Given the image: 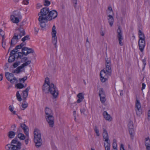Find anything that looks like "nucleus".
Instances as JSON below:
<instances>
[{
  "instance_id": "nucleus-1",
  "label": "nucleus",
  "mask_w": 150,
  "mask_h": 150,
  "mask_svg": "<svg viewBox=\"0 0 150 150\" xmlns=\"http://www.w3.org/2000/svg\"><path fill=\"white\" fill-rule=\"evenodd\" d=\"M50 83L49 78H46L42 87V91L45 93H48L50 92L53 96V98H56L58 94V91L53 83H52L50 84Z\"/></svg>"
},
{
  "instance_id": "nucleus-2",
  "label": "nucleus",
  "mask_w": 150,
  "mask_h": 150,
  "mask_svg": "<svg viewBox=\"0 0 150 150\" xmlns=\"http://www.w3.org/2000/svg\"><path fill=\"white\" fill-rule=\"evenodd\" d=\"M49 9L48 8L44 7L42 8L40 11V12L38 14V15L40 16L38 18V21H45L46 22H47L48 21H51L52 18H50L48 16V15H47L48 12H49Z\"/></svg>"
},
{
  "instance_id": "nucleus-3",
  "label": "nucleus",
  "mask_w": 150,
  "mask_h": 150,
  "mask_svg": "<svg viewBox=\"0 0 150 150\" xmlns=\"http://www.w3.org/2000/svg\"><path fill=\"white\" fill-rule=\"evenodd\" d=\"M34 135V142L35 143V146L38 148L41 146L42 143V140L41 138V134L38 129H35Z\"/></svg>"
},
{
  "instance_id": "nucleus-4",
  "label": "nucleus",
  "mask_w": 150,
  "mask_h": 150,
  "mask_svg": "<svg viewBox=\"0 0 150 150\" xmlns=\"http://www.w3.org/2000/svg\"><path fill=\"white\" fill-rule=\"evenodd\" d=\"M51 113L52 110L49 108L46 107L45 109V118L49 126L52 127L54 125V117L51 114Z\"/></svg>"
},
{
  "instance_id": "nucleus-5",
  "label": "nucleus",
  "mask_w": 150,
  "mask_h": 150,
  "mask_svg": "<svg viewBox=\"0 0 150 150\" xmlns=\"http://www.w3.org/2000/svg\"><path fill=\"white\" fill-rule=\"evenodd\" d=\"M103 137L105 140L104 141L106 142L107 145H106V144L104 143V146L105 150H110V141L109 139V136L106 129L103 128Z\"/></svg>"
},
{
  "instance_id": "nucleus-6",
  "label": "nucleus",
  "mask_w": 150,
  "mask_h": 150,
  "mask_svg": "<svg viewBox=\"0 0 150 150\" xmlns=\"http://www.w3.org/2000/svg\"><path fill=\"white\" fill-rule=\"evenodd\" d=\"M21 51L22 52H17L16 54H18V55L19 54H21L27 56L29 54L33 53L34 52V51L32 48H29L26 47H22Z\"/></svg>"
},
{
  "instance_id": "nucleus-7",
  "label": "nucleus",
  "mask_w": 150,
  "mask_h": 150,
  "mask_svg": "<svg viewBox=\"0 0 150 150\" xmlns=\"http://www.w3.org/2000/svg\"><path fill=\"white\" fill-rule=\"evenodd\" d=\"M107 70H105L104 69L101 71L100 72V80L102 82H104L107 80L108 76H110L108 74Z\"/></svg>"
},
{
  "instance_id": "nucleus-8",
  "label": "nucleus",
  "mask_w": 150,
  "mask_h": 150,
  "mask_svg": "<svg viewBox=\"0 0 150 150\" xmlns=\"http://www.w3.org/2000/svg\"><path fill=\"white\" fill-rule=\"evenodd\" d=\"M117 32V38L119 42V44L120 46H122L123 44L122 41L123 40V38L122 36V29L120 26L118 27Z\"/></svg>"
},
{
  "instance_id": "nucleus-9",
  "label": "nucleus",
  "mask_w": 150,
  "mask_h": 150,
  "mask_svg": "<svg viewBox=\"0 0 150 150\" xmlns=\"http://www.w3.org/2000/svg\"><path fill=\"white\" fill-rule=\"evenodd\" d=\"M56 27L54 25L52 28V42L54 45L55 48L57 47V38L56 36L57 31L55 30Z\"/></svg>"
},
{
  "instance_id": "nucleus-10",
  "label": "nucleus",
  "mask_w": 150,
  "mask_h": 150,
  "mask_svg": "<svg viewBox=\"0 0 150 150\" xmlns=\"http://www.w3.org/2000/svg\"><path fill=\"white\" fill-rule=\"evenodd\" d=\"M21 145L20 142H18L16 145L9 144L6 145L8 148L7 150H19L21 148Z\"/></svg>"
},
{
  "instance_id": "nucleus-11",
  "label": "nucleus",
  "mask_w": 150,
  "mask_h": 150,
  "mask_svg": "<svg viewBox=\"0 0 150 150\" xmlns=\"http://www.w3.org/2000/svg\"><path fill=\"white\" fill-rule=\"evenodd\" d=\"M135 107L136 108V109L135 110L136 114L138 116H140L142 113V110L140 109L141 105L139 100L137 99V96L136 97Z\"/></svg>"
},
{
  "instance_id": "nucleus-12",
  "label": "nucleus",
  "mask_w": 150,
  "mask_h": 150,
  "mask_svg": "<svg viewBox=\"0 0 150 150\" xmlns=\"http://www.w3.org/2000/svg\"><path fill=\"white\" fill-rule=\"evenodd\" d=\"M106 69L105 70H107L108 71V74L109 75L111 74V63L110 60V59H105V63Z\"/></svg>"
},
{
  "instance_id": "nucleus-13",
  "label": "nucleus",
  "mask_w": 150,
  "mask_h": 150,
  "mask_svg": "<svg viewBox=\"0 0 150 150\" xmlns=\"http://www.w3.org/2000/svg\"><path fill=\"white\" fill-rule=\"evenodd\" d=\"M138 44L139 50L141 52H143L145 45V39H143L141 38L140 39H139Z\"/></svg>"
},
{
  "instance_id": "nucleus-14",
  "label": "nucleus",
  "mask_w": 150,
  "mask_h": 150,
  "mask_svg": "<svg viewBox=\"0 0 150 150\" xmlns=\"http://www.w3.org/2000/svg\"><path fill=\"white\" fill-rule=\"evenodd\" d=\"M48 16L50 18L54 19L57 16V12L55 10H53L50 11H49L48 13Z\"/></svg>"
},
{
  "instance_id": "nucleus-15",
  "label": "nucleus",
  "mask_w": 150,
  "mask_h": 150,
  "mask_svg": "<svg viewBox=\"0 0 150 150\" xmlns=\"http://www.w3.org/2000/svg\"><path fill=\"white\" fill-rule=\"evenodd\" d=\"M20 127L23 129L24 133L26 136H28L29 128L25 124H20Z\"/></svg>"
},
{
  "instance_id": "nucleus-16",
  "label": "nucleus",
  "mask_w": 150,
  "mask_h": 150,
  "mask_svg": "<svg viewBox=\"0 0 150 150\" xmlns=\"http://www.w3.org/2000/svg\"><path fill=\"white\" fill-rule=\"evenodd\" d=\"M19 36L18 35V34L17 33H14L13 36L11 40V47H12L14 46L16 44V43H15L13 42L14 40H18L20 39L19 37L18 38Z\"/></svg>"
},
{
  "instance_id": "nucleus-17",
  "label": "nucleus",
  "mask_w": 150,
  "mask_h": 150,
  "mask_svg": "<svg viewBox=\"0 0 150 150\" xmlns=\"http://www.w3.org/2000/svg\"><path fill=\"white\" fill-rule=\"evenodd\" d=\"M23 25V24L21 25L20 27L17 29V30L20 32V33L19 34H18L20 39L21 38L22 36L25 35V33L24 29L23 28H22L21 27V26Z\"/></svg>"
},
{
  "instance_id": "nucleus-18",
  "label": "nucleus",
  "mask_w": 150,
  "mask_h": 150,
  "mask_svg": "<svg viewBox=\"0 0 150 150\" xmlns=\"http://www.w3.org/2000/svg\"><path fill=\"white\" fill-rule=\"evenodd\" d=\"M12 51L10 53V56L9 57L8 62L9 63H12L15 61L16 59L15 54H13L12 53Z\"/></svg>"
},
{
  "instance_id": "nucleus-19",
  "label": "nucleus",
  "mask_w": 150,
  "mask_h": 150,
  "mask_svg": "<svg viewBox=\"0 0 150 150\" xmlns=\"http://www.w3.org/2000/svg\"><path fill=\"white\" fill-rule=\"evenodd\" d=\"M145 144L146 147V150H150V139L149 137L145 139Z\"/></svg>"
},
{
  "instance_id": "nucleus-20",
  "label": "nucleus",
  "mask_w": 150,
  "mask_h": 150,
  "mask_svg": "<svg viewBox=\"0 0 150 150\" xmlns=\"http://www.w3.org/2000/svg\"><path fill=\"white\" fill-rule=\"evenodd\" d=\"M77 96L78 98V99L77 100L76 102L78 103L81 102L84 99L83 94L82 93H79L77 95Z\"/></svg>"
},
{
  "instance_id": "nucleus-21",
  "label": "nucleus",
  "mask_w": 150,
  "mask_h": 150,
  "mask_svg": "<svg viewBox=\"0 0 150 150\" xmlns=\"http://www.w3.org/2000/svg\"><path fill=\"white\" fill-rule=\"evenodd\" d=\"M103 115L104 117L106 120L110 121L111 120L112 118L110 115L106 111H104L103 113Z\"/></svg>"
},
{
  "instance_id": "nucleus-22",
  "label": "nucleus",
  "mask_w": 150,
  "mask_h": 150,
  "mask_svg": "<svg viewBox=\"0 0 150 150\" xmlns=\"http://www.w3.org/2000/svg\"><path fill=\"white\" fill-rule=\"evenodd\" d=\"M109 18L108 19V22L110 26L112 27L114 23V18L111 15H109L108 16Z\"/></svg>"
},
{
  "instance_id": "nucleus-23",
  "label": "nucleus",
  "mask_w": 150,
  "mask_h": 150,
  "mask_svg": "<svg viewBox=\"0 0 150 150\" xmlns=\"http://www.w3.org/2000/svg\"><path fill=\"white\" fill-rule=\"evenodd\" d=\"M10 18L12 21L13 23H17L19 22V18L15 17V16L13 15H11Z\"/></svg>"
},
{
  "instance_id": "nucleus-24",
  "label": "nucleus",
  "mask_w": 150,
  "mask_h": 150,
  "mask_svg": "<svg viewBox=\"0 0 150 150\" xmlns=\"http://www.w3.org/2000/svg\"><path fill=\"white\" fill-rule=\"evenodd\" d=\"M23 69L21 65L20 66L18 67L15 70H13L12 71V73H16L17 74H19L20 72H22V71L21 70V69Z\"/></svg>"
},
{
  "instance_id": "nucleus-25",
  "label": "nucleus",
  "mask_w": 150,
  "mask_h": 150,
  "mask_svg": "<svg viewBox=\"0 0 150 150\" xmlns=\"http://www.w3.org/2000/svg\"><path fill=\"white\" fill-rule=\"evenodd\" d=\"M9 74L10 73L8 72H6L5 74V77L7 79L8 81H10L11 83H14V82L12 81V80H11V78Z\"/></svg>"
},
{
  "instance_id": "nucleus-26",
  "label": "nucleus",
  "mask_w": 150,
  "mask_h": 150,
  "mask_svg": "<svg viewBox=\"0 0 150 150\" xmlns=\"http://www.w3.org/2000/svg\"><path fill=\"white\" fill-rule=\"evenodd\" d=\"M16 134V133L13 131H10L8 132V136L10 139L13 138Z\"/></svg>"
},
{
  "instance_id": "nucleus-27",
  "label": "nucleus",
  "mask_w": 150,
  "mask_h": 150,
  "mask_svg": "<svg viewBox=\"0 0 150 150\" xmlns=\"http://www.w3.org/2000/svg\"><path fill=\"white\" fill-rule=\"evenodd\" d=\"M18 137L21 140H24L25 139V135L22 133H18Z\"/></svg>"
},
{
  "instance_id": "nucleus-28",
  "label": "nucleus",
  "mask_w": 150,
  "mask_h": 150,
  "mask_svg": "<svg viewBox=\"0 0 150 150\" xmlns=\"http://www.w3.org/2000/svg\"><path fill=\"white\" fill-rule=\"evenodd\" d=\"M99 96H105V93L103 90V89L102 88L99 89Z\"/></svg>"
},
{
  "instance_id": "nucleus-29",
  "label": "nucleus",
  "mask_w": 150,
  "mask_h": 150,
  "mask_svg": "<svg viewBox=\"0 0 150 150\" xmlns=\"http://www.w3.org/2000/svg\"><path fill=\"white\" fill-rule=\"evenodd\" d=\"M16 96L17 100L19 102H21L22 100V98H21V95L19 93V91H17V92Z\"/></svg>"
},
{
  "instance_id": "nucleus-30",
  "label": "nucleus",
  "mask_w": 150,
  "mask_h": 150,
  "mask_svg": "<svg viewBox=\"0 0 150 150\" xmlns=\"http://www.w3.org/2000/svg\"><path fill=\"white\" fill-rule=\"evenodd\" d=\"M16 86L17 88L18 89H22L23 88L25 87L24 85L22 83H18L16 85Z\"/></svg>"
},
{
  "instance_id": "nucleus-31",
  "label": "nucleus",
  "mask_w": 150,
  "mask_h": 150,
  "mask_svg": "<svg viewBox=\"0 0 150 150\" xmlns=\"http://www.w3.org/2000/svg\"><path fill=\"white\" fill-rule=\"evenodd\" d=\"M138 34L139 39H140L141 38L143 39H145L144 34L140 30H139Z\"/></svg>"
},
{
  "instance_id": "nucleus-32",
  "label": "nucleus",
  "mask_w": 150,
  "mask_h": 150,
  "mask_svg": "<svg viewBox=\"0 0 150 150\" xmlns=\"http://www.w3.org/2000/svg\"><path fill=\"white\" fill-rule=\"evenodd\" d=\"M31 63V61L30 60H28L27 61H26L24 63L22 64H21V65L22 67V68H24V67H25L27 65H28L30 64Z\"/></svg>"
},
{
  "instance_id": "nucleus-33",
  "label": "nucleus",
  "mask_w": 150,
  "mask_h": 150,
  "mask_svg": "<svg viewBox=\"0 0 150 150\" xmlns=\"http://www.w3.org/2000/svg\"><path fill=\"white\" fill-rule=\"evenodd\" d=\"M40 23V25L41 27L42 28H44L46 26V22L44 21H39Z\"/></svg>"
},
{
  "instance_id": "nucleus-34",
  "label": "nucleus",
  "mask_w": 150,
  "mask_h": 150,
  "mask_svg": "<svg viewBox=\"0 0 150 150\" xmlns=\"http://www.w3.org/2000/svg\"><path fill=\"white\" fill-rule=\"evenodd\" d=\"M30 39L29 35H27L22 39L21 41L23 42H24L26 40H29Z\"/></svg>"
},
{
  "instance_id": "nucleus-35",
  "label": "nucleus",
  "mask_w": 150,
  "mask_h": 150,
  "mask_svg": "<svg viewBox=\"0 0 150 150\" xmlns=\"http://www.w3.org/2000/svg\"><path fill=\"white\" fill-rule=\"evenodd\" d=\"M128 127L129 129L133 128V122L132 121L130 120L128 124Z\"/></svg>"
},
{
  "instance_id": "nucleus-36",
  "label": "nucleus",
  "mask_w": 150,
  "mask_h": 150,
  "mask_svg": "<svg viewBox=\"0 0 150 150\" xmlns=\"http://www.w3.org/2000/svg\"><path fill=\"white\" fill-rule=\"evenodd\" d=\"M21 62L20 61H16L13 64L14 68H16L20 64Z\"/></svg>"
},
{
  "instance_id": "nucleus-37",
  "label": "nucleus",
  "mask_w": 150,
  "mask_h": 150,
  "mask_svg": "<svg viewBox=\"0 0 150 150\" xmlns=\"http://www.w3.org/2000/svg\"><path fill=\"white\" fill-rule=\"evenodd\" d=\"M94 131L96 134V135L97 136H100V134L99 133V131L98 129V127L97 126H95L94 129Z\"/></svg>"
},
{
  "instance_id": "nucleus-38",
  "label": "nucleus",
  "mask_w": 150,
  "mask_h": 150,
  "mask_svg": "<svg viewBox=\"0 0 150 150\" xmlns=\"http://www.w3.org/2000/svg\"><path fill=\"white\" fill-rule=\"evenodd\" d=\"M129 132L131 137L132 138L133 136V133L134 132L133 128L129 129Z\"/></svg>"
},
{
  "instance_id": "nucleus-39",
  "label": "nucleus",
  "mask_w": 150,
  "mask_h": 150,
  "mask_svg": "<svg viewBox=\"0 0 150 150\" xmlns=\"http://www.w3.org/2000/svg\"><path fill=\"white\" fill-rule=\"evenodd\" d=\"M13 15L15 16V17L19 18L20 19H21L22 18V16L20 12H18L17 13H15L14 15Z\"/></svg>"
},
{
  "instance_id": "nucleus-40",
  "label": "nucleus",
  "mask_w": 150,
  "mask_h": 150,
  "mask_svg": "<svg viewBox=\"0 0 150 150\" xmlns=\"http://www.w3.org/2000/svg\"><path fill=\"white\" fill-rule=\"evenodd\" d=\"M27 76H25L23 78H20L19 79V81L20 82H23L24 83L27 79Z\"/></svg>"
},
{
  "instance_id": "nucleus-41",
  "label": "nucleus",
  "mask_w": 150,
  "mask_h": 150,
  "mask_svg": "<svg viewBox=\"0 0 150 150\" xmlns=\"http://www.w3.org/2000/svg\"><path fill=\"white\" fill-rule=\"evenodd\" d=\"M28 103H22L21 105V106L23 108L22 110H23L25 108L27 107L28 106Z\"/></svg>"
},
{
  "instance_id": "nucleus-42",
  "label": "nucleus",
  "mask_w": 150,
  "mask_h": 150,
  "mask_svg": "<svg viewBox=\"0 0 150 150\" xmlns=\"http://www.w3.org/2000/svg\"><path fill=\"white\" fill-rule=\"evenodd\" d=\"M100 97V100L101 102L103 103H104L105 101V96H99Z\"/></svg>"
},
{
  "instance_id": "nucleus-43",
  "label": "nucleus",
  "mask_w": 150,
  "mask_h": 150,
  "mask_svg": "<svg viewBox=\"0 0 150 150\" xmlns=\"http://www.w3.org/2000/svg\"><path fill=\"white\" fill-rule=\"evenodd\" d=\"M115 139L113 140V142L112 144L113 148L115 149V150H117V144L115 142H114Z\"/></svg>"
},
{
  "instance_id": "nucleus-44",
  "label": "nucleus",
  "mask_w": 150,
  "mask_h": 150,
  "mask_svg": "<svg viewBox=\"0 0 150 150\" xmlns=\"http://www.w3.org/2000/svg\"><path fill=\"white\" fill-rule=\"evenodd\" d=\"M50 4V1L48 0H45L44 5L46 6H48Z\"/></svg>"
},
{
  "instance_id": "nucleus-45",
  "label": "nucleus",
  "mask_w": 150,
  "mask_h": 150,
  "mask_svg": "<svg viewBox=\"0 0 150 150\" xmlns=\"http://www.w3.org/2000/svg\"><path fill=\"white\" fill-rule=\"evenodd\" d=\"M23 95H22V96L23 98L25 97V98H27L28 95V93H26V92H24V91H23Z\"/></svg>"
},
{
  "instance_id": "nucleus-46",
  "label": "nucleus",
  "mask_w": 150,
  "mask_h": 150,
  "mask_svg": "<svg viewBox=\"0 0 150 150\" xmlns=\"http://www.w3.org/2000/svg\"><path fill=\"white\" fill-rule=\"evenodd\" d=\"M2 47L4 48H5V47L3 46V43L4 42V45H6V41L5 40H4V36H2Z\"/></svg>"
},
{
  "instance_id": "nucleus-47",
  "label": "nucleus",
  "mask_w": 150,
  "mask_h": 150,
  "mask_svg": "<svg viewBox=\"0 0 150 150\" xmlns=\"http://www.w3.org/2000/svg\"><path fill=\"white\" fill-rule=\"evenodd\" d=\"M18 142H20L19 141H18L17 140H14V139H13L12 140L10 143V144H17V145L18 144Z\"/></svg>"
},
{
  "instance_id": "nucleus-48",
  "label": "nucleus",
  "mask_w": 150,
  "mask_h": 150,
  "mask_svg": "<svg viewBox=\"0 0 150 150\" xmlns=\"http://www.w3.org/2000/svg\"><path fill=\"white\" fill-rule=\"evenodd\" d=\"M28 59V58L27 57H24L22 58L21 60V62H24L27 61Z\"/></svg>"
},
{
  "instance_id": "nucleus-49",
  "label": "nucleus",
  "mask_w": 150,
  "mask_h": 150,
  "mask_svg": "<svg viewBox=\"0 0 150 150\" xmlns=\"http://www.w3.org/2000/svg\"><path fill=\"white\" fill-rule=\"evenodd\" d=\"M0 35L1 36H4L5 33L1 29H0Z\"/></svg>"
},
{
  "instance_id": "nucleus-50",
  "label": "nucleus",
  "mask_w": 150,
  "mask_h": 150,
  "mask_svg": "<svg viewBox=\"0 0 150 150\" xmlns=\"http://www.w3.org/2000/svg\"><path fill=\"white\" fill-rule=\"evenodd\" d=\"M81 113V114H83L84 115H85V112L86 111V110L84 108L81 109L80 110Z\"/></svg>"
},
{
  "instance_id": "nucleus-51",
  "label": "nucleus",
  "mask_w": 150,
  "mask_h": 150,
  "mask_svg": "<svg viewBox=\"0 0 150 150\" xmlns=\"http://www.w3.org/2000/svg\"><path fill=\"white\" fill-rule=\"evenodd\" d=\"M11 80H12V81H13L14 83L15 82L16 83H17L18 81L17 79L15 77H14L13 79H11Z\"/></svg>"
},
{
  "instance_id": "nucleus-52",
  "label": "nucleus",
  "mask_w": 150,
  "mask_h": 150,
  "mask_svg": "<svg viewBox=\"0 0 150 150\" xmlns=\"http://www.w3.org/2000/svg\"><path fill=\"white\" fill-rule=\"evenodd\" d=\"M30 86H29L28 87H27L25 90L23 91H24V92H26V93H28V91L30 89Z\"/></svg>"
},
{
  "instance_id": "nucleus-53",
  "label": "nucleus",
  "mask_w": 150,
  "mask_h": 150,
  "mask_svg": "<svg viewBox=\"0 0 150 150\" xmlns=\"http://www.w3.org/2000/svg\"><path fill=\"white\" fill-rule=\"evenodd\" d=\"M22 48L21 46V45L20 44V45H18L16 46V47L15 48V50L19 49H21Z\"/></svg>"
},
{
  "instance_id": "nucleus-54",
  "label": "nucleus",
  "mask_w": 150,
  "mask_h": 150,
  "mask_svg": "<svg viewBox=\"0 0 150 150\" xmlns=\"http://www.w3.org/2000/svg\"><path fill=\"white\" fill-rule=\"evenodd\" d=\"M17 50H15V48L14 49L12 50L11 52L12 51V53H13V54H16L18 51Z\"/></svg>"
},
{
  "instance_id": "nucleus-55",
  "label": "nucleus",
  "mask_w": 150,
  "mask_h": 150,
  "mask_svg": "<svg viewBox=\"0 0 150 150\" xmlns=\"http://www.w3.org/2000/svg\"><path fill=\"white\" fill-rule=\"evenodd\" d=\"M73 3L74 4V7L76 8V5L77 4V0H73Z\"/></svg>"
},
{
  "instance_id": "nucleus-56",
  "label": "nucleus",
  "mask_w": 150,
  "mask_h": 150,
  "mask_svg": "<svg viewBox=\"0 0 150 150\" xmlns=\"http://www.w3.org/2000/svg\"><path fill=\"white\" fill-rule=\"evenodd\" d=\"M22 131V130L20 127L18 128L17 133H21Z\"/></svg>"
},
{
  "instance_id": "nucleus-57",
  "label": "nucleus",
  "mask_w": 150,
  "mask_h": 150,
  "mask_svg": "<svg viewBox=\"0 0 150 150\" xmlns=\"http://www.w3.org/2000/svg\"><path fill=\"white\" fill-rule=\"evenodd\" d=\"M142 90H143L145 89L146 86V85L144 83H143L142 84Z\"/></svg>"
},
{
  "instance_id": "nucleus-58",
  "label": "nucleus",
  "mask_w": 150,
  "mask_h": 150,
  "mask_svg": "<svg viewBox=\"0 0 150 150\" xmlns=\"http://www.w3.org/2000/svg\"><path fill=\"white\" fill-rule=\"evenodd\" d=\"M122 149L123 150H125L123 144H121L120 145V150H122Z\"/></svg>"
},
{
  "instance_id": "nucleus-59",
  "label": "nucleus",
  "mask_w": 150,
  "mask_h": 150,
  "mask_svg": "<svg viewBox=\"0 0 150 150\" xmlns=\"http://www.w3.org/2000/svg\"><path fill=\"white\" fill-rule=\"evenodd\" d=\"M9 110L11 112H12L14 108L13 107H12L11 105H10L9 107Z\"/></svg>"
},
{
  "instance_id": "nucleus-60",
  "label": "nucleus",
  "mask_w": 150,
  "mask_h": 150,
  "mask_svg": "<svg viewBox=\"0 0 150 150\" xmlns=\"http://www.w3.org/2000/svg\"><path fill=\"white\" fill-rule=\"evenodd\" d=\"M148 120H150V110H149L148 111Z\"/></svg>"
},
{
  "instance_id": "nucleus-61",
  "label": "nucleus",
  "mask_w": 150,
  "mask_h": 150,
  "mask_svg": "<svg viewBox=\"0 0 150 150\" xmlns=\"http://www.w3.org/2000/svg\"><path fill=\"white\" fill-rule=\"evenodd\" d=\"M108 10L110 11V13L111 12H112V13H113V11L112 10V8L111 6L108 7Z\"/></svg>"
},
{
  "instance_id": "nucleus-62",
  "label": "nucleus",
  "mask_w": 150,
  "mask_h": 150,
  "mask_svg": "<svg viewBox=\"0 0 150 150\" xmlns=\"http://www.w3.org/2000/svg\"><path fill=\"white\" fill-rule=\"evenodd\" d=\"M146 59H144L142 60V62H143V64H144V66L146 65Z\"/></svg>"
},
{
  "instance_id": "nucleus-63",
  "label": "nucleus",
  "mask_w": 150,
  "mask_h": 150,
  "mask_svg": "<svg viewBox=\"0 0 150 150\" xmlns=\"http://www.w3.org/2000/svg\"><path fill=\"white\" fill-rule=\"evenodd\" d=\"M35 32H36V33H35V34L36 35H37V33H38V31H39V29L38 28H35Z\"/></svg>"
},
{
  "instance_id": "nucleus-64",
  "label": "nucleus",
  "mask_w": 150,
  "mask_h": 150,
  "mask_svg": "<svg viewBox=\"0 0 150 150\" xmlns=\"http://www.w3.org/2000/svg\"><path fill=\"white\" fill-rule=\"evenodd\" d=\"M26 98H27L23 97V99H22L23 102H24L25 103H27L26 102Z\"/></svg>"
}]
</instances>
